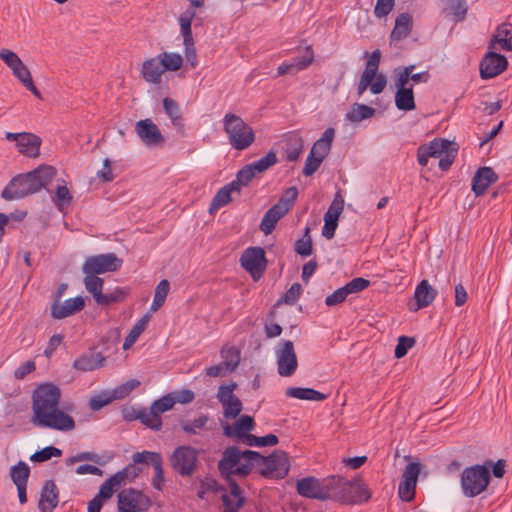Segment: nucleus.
Listing matches in <instances>:
<instances>
[{"label":"nucleus","instance_id":"29","mask_svg":"<svg viewBox=\"0 0 512 512\" xmlns=\"http://www.w3.org/2000/svg\"><path fill=\"white\" fill-rule=\"evenodd\" d=\"M163 65L158 57L147 59L142 64L141 75L142 78L151 84H160L161 77L164 73Z\"/></svg>","mask_w":512,"mask_h":512},{"label":"nucleus","instance_id":"45","mask_svg":"<svg viewBox=\"0 0 512 512\" xmlns=\"http://www.w3.org/2000/svg\"><path fill=\"white\" fill-rule=\"evenodd\" d=\"M148 321H149L148 316H144L132 327L129 334L126 336V338L124 340V343H123L124 350H127L133 346V344L137 341V339L139 338L141 333L145 330Z\"/></svg>","mask_w":512,"mask_h":512},{"label":"nucleus","instance_id":"25","mask_svg":"<svg viewBox=\"0 0 512 512\" xmlns=\"http://www.w3.org/2000/svg\"><path fill=\"white\" fill-rule=\"evenodd\" d=\"M498 180L497 174L490 167L480 168L472 180V191L476 196L483 195L487 188Z\"/></svg>","mask_w":512,"mask_h":512},{"label":"nucleus","instance_id":"13","mask_svg":"<svg viewBox=\"0 0 512 512\" xmlns=\"http://www.w3.org/2000/svg\"><path fill=\"white\" fill-rule=\"evenodd\" d=\"M297 492L306 498L317 499V500H328L329 498V486L328 478L322 481L314 477H305L297 481L296 483Z\"/></svg>","mask_w":512,"mask_h":512},{"label":"nucleus","instance_id":"40","mask_svg":"<svg viewBox=\"0 0 512 512\" xmlns=\"http://www.w3.org/2000/svg\"><path fill=\"white\" fill-rule=\"evenodd\" d=\"M30 475L29 466L23 462L19 461L16 465L12 466L10 469V477L13 483L18 486H27V481Z\"/></svg>","mask_w":512,"mask_h":512},{"label":"nucleus","instance_id":"22","mask_svg":"<svg viewBox=\"0 0 512 512\" xmlns=\"http://www.w3.org/2000/svg\"><path fill=\"white\" fill-rule=\"evenodd\" d=\"M84 305L85 301L81 296L67 299L63 304H61L58 299H55L51 306V316L55 319H64L73 315L75 312L81 311Z\"/></svg>","mask_w":512,"mask_h":512},{"label":"nucleus","instance_id":"27","mask_svg":"<svg viewBox=\"0 0 512 512\" xmlns=\"http://www.w3.org/2000/svg\"><path fill=\"white\" fill-rule=\"evenodd\" d=\"M395 80V87L397 88V91L395 93V105L399 110L403 111H411L415 109V100H414V93H413V87L404 84L399 83V80L394 78Z\"/></svg>","mask_w":512,"mask_h":512},{"label":"nucleus","instance_id":"18","mask_svg":"<svg viewBox=\"0 0 512 512\" xmlns=\"http://www.w3.org/2000/svg\"><path fill=\"white\" fill-rule=\"evenodd\" d=\"M249 451L250 450L240 451L235 446L227 447L218 462V469L221 475H232L233 468L239 464L242 458L248 462H254L255 457L246 454Z\"/></svg>","mask_w":512,"mask_h":512},{"label":"nucleus","instance_id":"17","mask_svg":"<svg viewBox=\"0 0 512 512\" xmlns=\"http://www.w3.org/2000/svg\"><path fill=\"white\" fill-rule=\"evenodd\" d=\"M508 66L505 56L489 51L480 63V76L482 79H490L501 74Z\"/></svg>","mask_w":512,"mask_h":512},{"label":"nucleus","instance_id":"4","mask_svg":"<svg viewBox=\"0 0 512 512\" xmlns=\"http://www.w3.org/2000/svg\"><path fill=\"white\" fill-rule=\"evenodd\" d=\"M229 144L236 150L242 151L249 148L255 141V133L240 116L234 113H226L223 120Z\"/></svg>","mask_w":512,"mask_h":512},{"label":"nucleus","instance_id":"59","mask_svg":"<svg viewBox=\"0 0 512 512\" xmlns=\"http://www.w3.org/2000/svg\"><path fill=\"white\" fill-rule=\"evenodd\" d=\"M302 293V286L300 283H293L292 286L286 291L279 302H283L288 305H294L300 298Z\"/></svg>","mask_w":512,"mask_h":512},{"label":"nucleus","instance_id":"20","mask_svg":"<svg viewBox=\"0 0 512 512\" xmlns=\"http://www.w3.org/2000/svg\"><path fill=\"white\" fill-rule=\"evenodd\" d=\"M452 142L446 139L433 140L429 145H421L417 150L418 163L421 166H426L430 157L439 158L444 153L450 151Z\"/></svg>","mask_w":512,"mask_h":512},{"label":"nucleus","instance_id":"3","mask_svg":"<svg viewBox=\"0 0 512 512\" xmlns=\"http://www.w3.org/2000/svg\"><path fill=\"white\" fill-rule=\"evenodd\" d=\"M329 498L342 504H362L371 498L367 485L360 479L346 480L341 476L328 477Z\"/></svg>","mask_w":512,"mask_h":512},{"label":"nucleus","instance_id":"14","mask_svg":"<svg viewBox=\"0 0 512 512\" xmlns=\"http://www.w3.org/2000/svg\"><path fill=\"white\" fill-rule=\"evenodd\" d=\"M5 138L8 141H15L18 152L23 154L26 157L36 158L40 154V146L42 140L39 136L22 132V133H12L7 132Z\"/></svg>","mask_w":512,"mask_h":512},{"label":"nucleus","instance_id":"41","mask_svg":"<svg viewBox=\"0 0 512 512\" xmlns=\"http://www.w3.org/2000/svg\"><path fill=\"white\" fill-rule=\"evenodd\" d=\"M103 284L104 281L102 278L98 277V275L93 274H85L84 285L86 290L91 293L94 297L96 303H98L99 299L103 298Z\"/></svg>","mask_w":512,"mask_h":512},{"label":"nucleus","instance_id":"52","mask_svg":"<svg viewBox=\"0 0 512 512\" xmlns=\"http://www.w3.org/2000/svg\"><path fill=\"white\" fill-rule=\"evenodd\" d=\"M417 482L402 479L398 487V495L404 502H410L415 498Z\"/></svg>","mask_w":512,"mask_h":512},{"label":"nucleus","instance_id":"1","mask_svg":"<svg viewBox=\"0 0 512 512\" xmlns=\"http://www.w3.org/2000/svg\"><path fill=\"white\" fill-rule=\"evenodd\" d=\"M60 398L61 391L58 386L52 383L39 385L32 395L33 423L59 431L74 429L73 418L59 409Z\"/></svg>","mask_w":512,"mask_h":512},{"label":"nucleus","instance_id":"55","mask_svg":"<svg viewBox=\"0 0 512 512\" xmlns=\"http://www.w3.org/2000/svg\"><path fill=\"white\" fill-rule=\"evenodd\" d=\"M62 455V451L56 447L48 446L43 448L40 451L35 452L31 457V461L33 462H44L52 457H59Z\"/></svg>","mask_w":512,"mask_h":512},{"label":"nucleus","instance_id":"49","mask_svg":"<svg viewBox=\"0 0 512 512\" xmlns=\"http://www.w3.org/2000/svg\"><path fill=\"white\" fill-rule=\"evenodd\" d=\"M446 4V9L449 11L451 15L454 16L456 21L464 20L467 7L465 0H444Z\"/></svg>","mask_w":512,"mask_h":512},{"label":"nucleus","instance_id":"28","mask_svg":"<svg viewBox=\"0 0 512 512\" xmlns=\"http://www.w3.org/2000/svg\"><path fill=\"white\" fill-rule=\"evenodd\" d=\"M255 427L254 419L249 415H242L233 426L226 424L223 428L224 435L227 437H236L244 440V435H248Z\"/></svg>","mask_w":512,"mask_h":512},{"label":"nucleus","instance_id":"19","mask_svg":"<svg viewBox=\"0 0 512 512\" xmlns=\"http://www.w3.org/2000/svg\"><path fill=\"white\" fill-rule=\"evenodd\" d=\"M135 132L147 146L163 144L165 139L157 125L151 119H143L135 124Z\"/></svg>","mask_w":512,"mask_h":512},{"label":"nucleus","instance_id":"63","mask_svg":"<svg viewBox=\"0 0 512 512\" xmlns=\"http://www.w3.org/2000/svg\"><path fill=\"white\" fill-rule=\"evenodd\" d=\"M0 59L12 70L13 67H16L17 65H20L22 60L19 58V56L6 48H3L0 50Z\"/></svg>","mask_w":512,"mask_h":512},{"label":"nucleus","instance_id":"11","mask_svg":"<svg viewBox=\"0 0 512 512\" xmlns=\"http://www.w3.org/2000/svg\"><path fill=\"white\" fill-rule=\"evenodd\" d=\"M174 405L172 394L168 393L155 400L147 409V412H142L139 417L145 419L146 427L153 431H160L163 425L161 414L171 410Z\"/></svg>","mask_w":512,"mask_h":512},{"label":"nucleus","instance_id":"54","mask_svg":"<svg viewBox=\"0 0 512 512\" xmlns=\"http://www.w3.org/2000/svg\"><path fill=\"white\" fill-rule=\"evenodd\" d=\"M127 294L128 293L125 289L116 287L112 292L103 294V298L99 299L97 304L108 306L113 303L122 302L126 298Z\"/></svg>","mask_w":512,"mask_h":512},{"label":"nucleus","instance_id":"53","mask_svg":"<svg viewBox=\"0 0 512 512\" xmlns=\"http://www.w3.org/2000/svg\"><path fill=\"white\" fill-rule=\"evenodd\" d=\"M232 201V194L230 193L229 189L226 186H223L218 190L216 195L214 196L211 205H210V211L218 210L221 207L227 205Z\"/></svg>","mask_w":512,"mask_h":512},{"label":"nucleus","instance_id":"50","mask_svg":"<svg viewBox=\"0 0 512 512\" xmlns=\"http://www.w3.org/2000/svg\"><path fill=\"white\" fill-rule=\"evenodd\" d=\"M162 459V455L159 452L146 450L132 455V460L135 464H151L153 467L156 465V462H160Z\"/></svg>","mask_w":512,"mask_h":512},{"label":"nucleus","instance_id":"61","mask_svg":"<svg viewBox=\"0 0 512 512\" xmlns=\"http://www.w3.org/2000/svg\"><path fill=\"white\" fill-rule=\"evenodd\" d=\"M370 285V281L362 278L357 277L349 281L346 285L343 287L345 288L348 295L353 293H358L366 289Z\"/></svg>","mask_w":512,"mask_h":512},{"label":"nucleus","instance_id":"37","mask_svg":"<svg viewBox=\"0 0 512 512\" xmlns=\"http://www.w3.org/2000/svg\"><path fill=\"white\" fill-rule=\"evenodd\" d=\"M209 421L210 417L207 414H201L193 420L180 421V427L188 435H197L201 430L206 429Z\"/></svg>","mask_w":512,"mask_h":512},{"label":"nucleus","instance_id":"58","mask_svg":"<svg viewBox=\"0 0 512 512\" xmlns=\"http://www.w3.org/2000/svg\"><path fill=\"white\" fill-rule=\"evenodd\" d=\"M415 344V340L412 337L400 336L396 345L394 355L397 359L404 357L408 350Z\"/></svg>","mask_w":512,"mask_h":512},{"label":"nucleus","instance_id":"10","mask_svg":"<svg viewBox=\"0 0 512 512\" xmlns=\"http://www.w3.org/2000/svg\"><path fill=\"white\" fill-rule=\"evenodd\" d=\"M240 263L254 280H258L264 274L267 266L264 249L262 247L245 249L241 255Z\"/></svg>","mask_w":512,"mask_h":512},{"label":"nucleus","instance_id":"35","mask_svg":"<svg viewBox=\"0 0 512 512\" xmlns=\"http://www.w3.org/2000/svg\"><path fill=\"white\" fill-rule=\"evenodd\" d=\"M411 29V15L409 13H402L395 20V26L391 32V39L396 41L403 40L410 34Z\"/></svg>","mask_w":512,"mask_h":512},{"label":"nucleus","instance_id":"2","mask_svg":"<svg viewBox=\"0 0 512 512\" xmlns=\"http://www.w3.org/2000/svg\"><path fill=\"white\" fill-rule=\"evenodd\" d=\"M56 176V169L50 165H40L33 171L14 177L2 191L5 200L21 199L46 188Z\"/></svg>","mask_w":512,"mask_h":512},{"label":"nucleus","instance_id":"31","mask_svg":"<svg viewBox=\"0 0 512 512\" xmlns=\"http://www.w3.org/2000/svg\"><path fill=\"white\" fill-rule=\"evenodd\" d=\"M335 130L330 127L327 128L322 134L321 138H319L312 146L310 153L320 157L321 159H325L328 153L331 150L332 142L334 139Z\"/></svg>","mask_w":512,"mask_h":512},{"label":"nucleus","instance_id":"42","mask_svg":"<svg viewBox=\"0 0 512 512\" xmlns=\"http://www.w3.org/2000/svg\"><path fill=\"white\" fill-rule=\"evenodd\" d=\"M158 57L163 65L164 71H177L183 65V58L178 53L162 52Z\"/></svg>","mask_w":512,"mask_h":512},{"label":"nucleus","instance_id":"7","mask_svg":"<svg viewBox=\"0 0 512 512\" xmlns=\"http://www.w3.org/2000/svg\"><path fill=\"white\" fill-rule=\"evenodd\" d=\"M200 451L190 445L176 447L169 456L172 469L182 477L192 476L199 464Z\"/></svg>","mask_w":512,"mask_h":512},{"label":"nucleus","instance_id":"15","mask_svg":"<svg viewBox=\"0 0 512 512\" xmlns=\"http://www.w3.org/2000/svg\"><path fill=\"white\" fill-rule=\"evenodd\" d=\"M378 70L365 66V69L360 77L357 94L360 97L368 88L372 94H380L383 92L387 85L386 76L382 73L378 74Z\"/></svg>","mask_w":512,"mask_h":512},{"label":"nucleus","instance_id":"46","mask_svg":"<svg viewBox=\"0 0 512 512\" xmlns=\"http://www.w3.org/2000/svg\"><path fill=\"white\" fill-rule=\"evenodd\" d=\"M288 147L286 149V159L289 162L296 161L303 150V139L298 135H292L288 138Z\"/></svg>","mask_w":512,"mask_h":512},{"label":"nucleus","instance_id":"62","mask_svg":"<svg viewBox=\"0 0 512 512\" xmlns=\"http://www.w3.org/2000/svg\"><path fill=\"white\" fill-rule=\"evenodd\" d=\"M322 162H323V159H321L320 157H317L314 154L309 153V155L306 159V162H305V166L302 171L303 175H305V176L313 175L318 170V168L320 167Z\"/></svg>","mask_w":512,"mask_h":512},{"label":"nucleus","instance_id":"9","mask_svg":"<svg viewBox=\"0 0 512 512\" xmlns=\"http://www.w3.org/2000/svg\"><path fill=\"white\" fill-rule=\"evenodd\" d=\"M275 354L277 358V370L280 376H292L298 367L297 356L294 349V344L290 340L281 341L276 349Z\"/></svg>","mask_w":512,"mask_h":512},{"label":"nucleus","instance_id":"57","mask_svg":"<svg viewBox=\"0 0 512 512\" xmlns=\"http://www.w3.org/2000/svg\"><path fill=\"white\" fill-rule=\"evenodd\" d=\"M339 218L332 216L330 213L324 215V226L322 228V235L330 240L334 237L335 231L338 226Z\"/></svg>","mask_w":512,"mask_h":512},{"label":"nucleus","instance_id":"32","mask_svg":"<svg viewBox=\"0 0 512 512\" xmlns=\"http://www.w3.org/2000/svg\"><path fill=\"white\" fill-rule=\"evenodd\" d=\"M163 108L165 113L170 118L173 126L181 133L184 131V120L181 114V109L177 101L172 98L166 97L163 99Z\"/></svg>","mask_w":512,"mask_h":512},{"label":"nucleus","instance_id":"24","mask_svg":"<svg viewBox=\"0 0 512 512\" xmlns=\"http://www.w3.org/2000/svg\"><path fill=\"white\" fill-rule=\"evenodd\" d=\"M58 489L54 481L47 480L41 491L39 510L41 512H52L58 505Z\"/></svg>","mask_w":512,"mask_h":512},{"label":"nucleus","instance_id":"16","mask_svg":"<svg viewBox=\"0 0 512 512\" xmlns=\"http://www.w3.org/2000/svg\"><path fill=\"white\" fill-rule=\"evenodd\" d=\"M150 501L141 492L134 489H125L118 494V512H139L146 509Z\"/></svg>","mask_w":512,"mask_h":512},{"label":"nucleus","instance_id":"43","mask_svg":"<svg viewBox=\"0 0 512 512\" xmlns=\"http://www.w3.org/2000/svg\"><path fill=\"white\" fill-rule=\"evenodd\" d=\"M278 437L274 434H268L262 437L255 436L253 434L244 435V440L242 441L247 446H256V447H264V446H275L278 444Z\"/></svg>","mask_w":512,"mask_h":512},{"label":"nucleus","instance_id":"33","mask_svg":"<svg viewBox=\"0 0 512 512\" xmlns=\"http://www.w3.org/2000/svg\"><path fill=\"white\" fill-rule=\"evenodd\" d=\"M195 15V10L192 8H188L179 16L180 33L183 37L184 46L194 45L191 24Z\"/></svg>","mask_w":512,"mask_h":512},{"label":"nucleus","instance_id":"8","mask_svg":"<svg viewBox=\"0 0 512 512\" xmlns=\"http://www.w3.org/2000/svg\"><path fill=\"white\" fill-rule=\"evenodd\" d=\"M122 259L114 253L99 254L87 257L82 265L84 274L99 275L106 272H115L122 266Z\"/></svg>","mask_w":512,"mask_h":512},{"label":"nucleus","instance_id":"44","mask_svg":"<svg viewBox=\"0 0 512 512\" xmlns=\"http://www.w3.org/2000/svg\"><path fill=\"white\" fill-rule=\"evenodd\" d=\"M63 183L65 182L63 181ZM52 201L60 211L71 204L72 195L65 184L58 185L56 187L55 194L52 196Z\"/></svg>","mask_w":512,"mask_h":512},{"label":"nucleus","instance_id":"30","mask_svg":"<svg viewBox=\"0 0 512 512\" xmlns=\"http://www.w3.org/2000/svg\"><path fill=\"white\" fill-rule=\"evenodd\" d=\"M415 69V65H408L404 67H399L394 70V78L399 80V83H404L408 85L411 80L413 83H427L430 75L428 71L413 73Z\"/></svg>","mask_w":512,"mask_h":512},{"label":"nucleus","instance_id":"60","mask_svg":"<svg viewBox=\"0 0 512 512\" xmlns=\"http://www.w3.org/2000/svg\"><path fill=\"white\" fill-rule=\"evenodd\" d=\"M395 6V0H377L374 7V15L376 18H384L390 14Z\"/></svg>","mask_w":512,"mask_h":512},{"label":"nucleus","instance_id":"64","mask_svg":"<svg viewBox=\"0 0 512 512\" xmlns=\"http://www.w3.org/2000/svg\"><path fill=\"white\" fill-rule=\"evenodd\" d=\"M420 471L421 464L419 462L409 463L403 470L402 479L417 482Z\"/></svg>","mask_w":512,"mask_h":512},{"label":"nucleus","instance_id":"26","mask_svg":"<svg viewBox=\"0 0 512 512\" xmlns=\"http://www.w3.org/2000/svg\"><path fill=\"white\" fill-rule=\"evenodd\" d=\"M288 213V208L282 203L274 204L268 211L264 214L261 223L260 229L265 234L268 235L272 233L277 222L283 218Z\"/></svg>","mask_w":512,"mask_h":512},{"label":"nucleus","instance_id":"21","mask_svg":"<svg viewBox=\"0 0 512 512\" xmlns=\"http://www.w3.org/2000/svg\"><path fill=\"white\" fill-rule=\"evenodd\" d=\"M228 483L230 488V495L223 494L221 500L225 507L223 512H238L246 502L245 497L242 495V490L237 482L233 479L232 475H222Z\"/></svg>","mask_w":512,"mask_h":512},{"label":"nucleus","instance_id":"34","mask_svg":"<svg viewBox=\"0 0 512 512\" xmlns=\"http://www.w3.org/2000/svg\"><path fill=\"white\" fill-rule=\"evenodd\" d=\"M104 362L105 358L100 353H91L77 358L73 363V367L77 370L87 372L102 367Z\"/></svg>","mask_w":512,"mask_h":512},{"label":"nucleus","instance_id":"5","mask_svg":"<svg viewBox=\"0 0 512 512\" xmlns=\"http://www.w3.org/2000/svg\"><path fill=\"white\" fill-rule=\"evenodd\" d=\"M246 454L255 457V465L260 467V474L266 478L282 479L289 472V458L284 451L276 450L267 457L256 451H249Z\"/></svg>","mask_w":512,"mask_h":512},{"label":"nucleus","instance_id":"23","mask_svg":"<svg viewBox=\"0 0 512 512\" xmlns=\"http://www.w3.org/2000/svg\"><path fill=\"white\" fill-rule=\"evenodd\" d=\"M438 292L434 289L427 280H422L415 288L414 306H410L411 311H418L422 308L429 306L436 298Z\"/></svg>","mask_w":512,"mask_h":512},{"label":"nucleus","instance_id":"47","mask_svg":"<svg viewBox=\"0 0 512 512\" xmlns=\"http://www.w3.org/2000/svg\"><path fill=\"white\" fill-rule=\"evenodd\" d=\"M310 227H306L302 238L295 242L294 250L297 254L303 257L310 256L313 251L312 239L310 236Z\"/></svg>","mask_w":512,"mask_h":512},{"label":"nucleus","instance_id":"48","mask_svg":"<svg viewBox=\"0 0 512 512\" xmlns=\"http://www.w3.org/2000/svg\"><path fill=\"white\" fill-rule=\"evenodd\" d=\"M277 163V156L275 152L270 151L264 157L259 160L249 164L252 170L256 173H263L268 170L270 167Z\"/></svg>","mask_w":512,"mask_h":512},{"label":"nucleus","instance_id":"6","mask_svg":"<svg viewBox=\"0 0 512 512\" xmlns=\"http://www.w3.org/2000/svg\"><path fill=\"white\" fill-rule=\"evenodd\" d=\"M490 480V471L486 465L466 467L460 477L462 493L469 498L476 497L487 489Z\"/></svg>","mask_w":512,"mask_h":512},{"label":"nucleus","instance_id":"56","mask_svg":"<svg viewBox=\"0 0 512 512\" xmlns=\"http://www.w3.org/2000/svg\"><path fill=\"white\" fill-rule=\"evenodd\" d=\"M314 61V52L311 46H307L305 48V54L302 56H297L292 59L291 62L294 63L296 71H301L308 68L312 62Z\"/></svg>","mask_w":512,"mask_h":512},{"label":"nucleus","instance_id":"38","mask_svg":"<svg viewBox=\"0 0 512 512\" xmlns=\"http://www.w3.org/2000/svg\"><path fill=\"white\" fill-rule=\"evenodd\" d=\"M14 76L36 97L40 98V92L35 87L31 73L28 69V67L23 63V61L20 63V65H17L16 67H13L12 69Z\"/></svg>","mask_w":512,"mask_h":512},{"label":"nucleus","instance_id":"51","mask_svg":"<svg viewBox=\"0 0 512 512\" xmlns=\"http://www.w3.org/2000/svg\"><path fill=\"white\" fill-rule=\"evenodd\" d=\"M223 363H227L230 370H235L240 362V354L234 346H224L221 350Z\"/></svg>","mask_w":512,"mask_h":512},{"label":"nucleus","instance_id":"12","mask_svg":"<svg viewBox=\"0 0 512 512\" xmlns=\"http://www.w3.org/2000/svg\"><path fill=\"white\" fill-rule=\"evenodd\" d=\"M237 384L232 382L227 385H221L218 389L217 398L223 407V416L226 419H235L242 411L241 400L234 394Z\"/></svg>","mask_w":512,"mask_h":512},{"label":"nucleus","instance_id":"39","mask_svg":"<svg viewBox=\"0 0 512 512\" xmlns=\"http://www.w3.org/2000/svg\"><path fill=\"white\" fill-rule=\"evenodd\" d=\"M375 113L376 111L374 108L365 104L355 103L351 107V110L346 114V119L350 122L357 123L372 118Z\"/></svg>","mask_w":512,"mask_h":512},{"label":"nucleus","instance_id":"36","mask_svg":"<svg viewBox=\"0 0 512 512\" xmlns=\"http://www.w3.org/2000/svg\"><path fill=\"white\" fill-rule=\"evenodd\" d=\"M286 395L291 398L310 401H323L327 398V395L322 392L302 387H290L286 390Z\"/></svg>","mask_w":512,"mask_h":512}]
</instances>
